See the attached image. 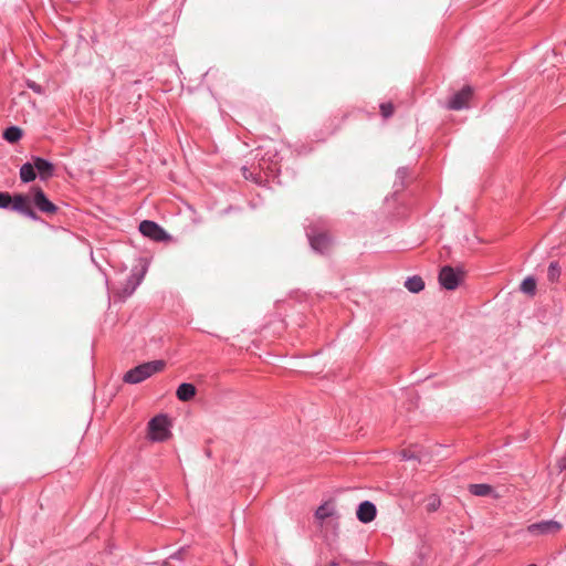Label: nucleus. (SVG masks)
<instances>
[{
    "mask_svg": "<svg viewBox=\"0 0 566 566\" xmlns=\"http://www.w3.org/2000/svg\"><path fill=\"white\" fill-rule=\"evenodd\" d=\"M21 136H22L21 129L15 126L7 128L3 133L4 139L8 140L9 143L18 142L21 138Z\"/></svg>",
    "mask_w": 566,
    "mask_h": 566,
    "instance_id": "obj_17",
    "label": "nucleus"
},
{
    "mask_svg": "<svg viewBox=\"0 0 566 566\" xmlns=\"http://www.w3.org/2000/svg\"><path fill=\"white\" fill-rule=\"evenodd\" d=\"M139 231L145 237H148L158 242L166 241L169 239L167 232L154 221L145 220L140 222Z\"/></svg>",
    "mask_w": 566,
    "mask_h": 566,
    "instance_id": "obj_5",
    "label": "nucleus"
},
{
    "mask_svg": "<svg viewBox=\"0 0 566 566\" xmlns=\"http://www.w3.org/2000/svg\"><path fill=\"white\" fill-rule=\"evenodd\" d=\"M528 566H536V565H535V564H531V565H528Z\"/></svg>",
    "mask_w": 566,
    "mask_h": 566,
    "instance_id": "obj_25",
    "label": "nucleus"
},
{
    "mask_svg": "<svg viewBox=\"0 0 566 566\" xmlns=\"http://www.w3.org/2000/svg\"><path fill=\"white\" fill-rule=\"evenodd\" d=\"M11 201L12 197L8 192H0V208H8Z\"/></svg>",
    "mask_w": 566,
    "mask_h": 566,
    "instance_id": "obj_22",
    "label": "nucleus"
},
{
    "mask_svg": "<svg viewBox=\"0 0 566 566\" xmlns=\"http://www.w3.org/2000/svg\"><path fill=\"white\" fill-rule=\"evenodd\" d=\"M168 419L164 415L156 416L148 423L149 436L153 440L164 441L169 437Z\"/></svg>",
    "mask_w": 566,
    "mask_h": 566,
    "instance_id": "obj_3",
    "label": "nucleus"
},
{
    "mask_svg": "<svg viewBox=\"0 0 566 566\" xmlns=\"http://www.w3.org/2000/svg\"><path fill=\"white\" fill-rule=\"evenodd\" d=\"M329 244V238L326 234H319L311 239V245L314 250L324 252Z\"/></svg>",
    "mask_w": 566,
    "mask_h": 566,
    "instance_id": "obj_14",
    "label": "nucleus"
},
{
    "mask_svg": "<svg viewBox=\"0 0 566 566\" xmlns=\"http://www.w3.org/2000/svg\"><path fill=\"white\" fill-rule=\"evenodd\" d=\"M562 530V524L557 521H542L527 526V532L534 536L554 535Z\"/></svg>",
    "mask_w": 566,
    "mask_h": 566,
    "instance_id": "obj_4",
    "label": "nucleus"
},
{
    "mask_svg": "<svg viewBox=\"0 0 566 566\" xmlns=\"http://www.w3.org/2000/svg\"><path fill=\"white\" fill-rule=\"evenodd\" d=\"M165 366L166 363L164 360H153L142 364L128 370L124 376V380L129 384L142 382L154 374L161 371Z\"/></svg>",
    "mask_w": 566,
    "mask_h": 566,
    "instance_id": "obj_1",
    "label": "nucleus"
},
{
    "mask_svg": "<svg viewBox=\"0 0 566 566\" xmlns=\"http://www.w3.org/2000/svg\"><path fill=\"white\" fill-rule=\"evenodd\" d=\"M197 389L192 384L182 382L176 391V396L181 401H190L196 396Z\"/></svg>",
    "mask_w": 566,
    "mask_h": 566,
    "instance_id": "obj_11",
    "label": "nucleus"
},
{
    "mask_svg": "<svg viewBox=\"0 0 566 566\" xmlns=\"http://www.w3.org/2000/svg\"><path fill=\"white\" fill-rule=\"evenodd\" d=\"M521 290L524 293H526V294L533 295L535 293V290H536V281H535V279L532 277V276H528V277L524 279L522 284H521Z\"/></svg>",
    "mask_w": 566,
    "mask_h": 566,
    "instance_id": "obj_18",
    "label": "nucleus"
},
{
    "mask_svg": "<svg viewBox=\"0 0 566 566\" xmlns=\"http://www.w3.org/2000/svg\"><path fill=\"white\" fill-rule=\"evenodd\" d=\"M405 286L412 293H419L424 289V282L420 276H412L406 281Z\"/></svg>",
    "mask_w": 566,
    "mask_h": 566,
    "instance_id": "obj_15",
    "label": "nucleus"
},
{
    "mask_svg": "<svg viewBox=\"0 0 566 566\" xmlns=\"http://www.w3.org/2000/svg\"><path fill=\"white\" fill-rule=\"evenodd\" d=\"M33 165L42 179H46L53 175V165L48 160L36 157L33 160Z\"/></svg>",
    "mask_w": 566,
    "mask_h": 566,
    "instance_id": "obj_10",
    "label": "nucleus"
},
{
    "mask_svg": "<svg viewBox=\"0 0 566 566\" xmlns=\"http://www.w3.org/2000/svg\"><path fill=\"white\" fill-rule=\"evenodd\" d=\"M464 272L460 269H453L446 265L441 268L439 273V282L447 290H454L463 281Z\"/></svg>",
    "mask_w": 566,
    "mask_h": 566,
    "instance_id": "obj_2",
    "label": "nucleus"
},
{
    "mask_svg": "<svg viewBox=\"0 0 566 566\" xmlns=\"http://www.w3.org/2000/svg\"><path fill=\"white\" fill-rule=\"evenodd\" d=\"M560 275V268L558 266V263L552 262L548 266L547 277L551 282L558 281Z\"/></svg>",
    "mask_w": 566,
    "mask_h": 566,
    "instance_id": "obj_20",
    "label": "nucleus"
},
{
    "mask_svg": "<svg viewBox=\"0 0 566 566\" xmlns=\"http://www.w3.org/2000/svg\"><path fill=\"white\" fill-rule=\"evenodd\" d=\"M29 86H30L31 88H33V90H35V91H38V87H36L34 84H30Z\"/></svg>",
    "mask_w": 566,
    "mask_h": 566,
    "instance_id": "obj_24",
    "label": "nucleus"
},
{
    "mask_svg": "<svg viewBox=\"0 0 566 566\" xmlns=\"http://www.w3.org/2000/svg\"><path fill=\"white\" fill-rule=\"evenodd\" d=\"M380 112L385 118H388L394 113V105L391 103H384L380 105Z\"/></svg>",
    "mask_w": 566,
    "mask_h": 566,
    "instance_id": "obj_21",
    "label": "nucleus"
},
{
    "mask_svg": "<svg viewBox=\"0 0 566 566\" xmlns=\"http://www.w3.org/2000/svg\"><path fill=\"white\" fill-rule=\"evenodd\" d=\"M335 513V506L332 502H326L322 504L315 513L316 518L323 521L329 516H333Z\"/></svg>",
    "mask_w": 566,
    "mask_h": 566,
    "instance_id": "obj_12",
    "label": "nucleus"
},
{
    "mask_svg": "<svg viewBox=\"0 0 566 566\" xmlns=\"http://www.w3.org/2000/svg\"><path fill=\"white\" fill-rule=\"evenodd\" d=\"M325 566H339V565L337 562L332 560V562L327 563Z\"/></svg>",
    "mask_w": 566,
    "mask_h": 566,
    "instance_id": "obj_23",
    "label": "nucleus"
},
{
    "mask_svg": "<svg viewBox=\"0 0 566 566\" xmlns=\"http://www.w3.org/2000/svg\"><path fill=\"white\" fill-rule=\"evenodd\" d=\"M441 505V501L438 495L431 494L426 499V510L431 513L436 512Z\"/></svg>",
    "mask_w": 566,
    "mask_h": 566,
    "instance_id": "obj_19",
    "label": "nucleus"
},
{
    "mask_svg": "<svg viewBox=\"0 0 566 566\" xmlns=\"http://www.w3.org/2000/svg\"><path fill=\"white\" fill-rule=\"evenodd\" d=\"M31 202L32 201L29 196L15 195L12 197L11 205H12V208L14 210L19 211L20 213H22L29 218L35 219L36 214L31 207Z\"/></svg>",
    "mask_w": 566,
    "mask_h": 566,
    "instance_id": "obj_6",
    "label": "nucleus"
},
{
    "mask_svg": "<svg viewBox=\"0 0 566 566\" xmlns=\"http://www.w3.org/2000/svg\"><path fill=\"white\" fill-rule=\"evenodd\" d=\"M376 513L377 509L375 504L369 501H365L359 504L356 515L361 523H369L375 520Z\"/></svg>",
    "mask_w": 566,
    "mask_h": 566,
    "instance_id": "obj_9",
    "label": "nucleus"
},
{
    "mask_svg": "<svg viewBox=\"0 0 566 566\" xmlns=\"http://www.w3.org/2000/svg\"><path fill=\"white\" fill-rule=\"evenodd\" d=\"M32 202L40 211L44 213L52 214L57 209L56 206L46 198L45 193L41 188L33 189Z\"/></svg>",
    "mask_w": 566,
    "mask_h": 566,
    "instance_id": "obj_7",
    "label": "nucleus"
},
{
    "mask_svg": "<svg viewBox=\"0 0 566 566\" xmlns=\"http://www.w3.org/2000/svg\"><path fill=\"white\" fill-rule=\"evenodd\" d=\"M36 177L35 175V168L33 164L27 163L22 165L20 169V178L24 182H30L34 180Z\"/></svg>",
    "mask_w": 566,
    "mask_h": 566,
    "instance_id": "obj_13",
    "label": "nucleus"
},
{
    "mask_svg": "<svg viewBox=\"0 0 566 566\" xmlns=\"http://www.w3.org/2000/svg\"><path fill=\"white\" fill-rule=\"evenodd\" d=\"M472 94V88L470 86H465L450 99L448 104L449 108L459 111L467 107Z\"/></svg>",
    "mask_w": 566,
    "mask_h": 566,
    "instance_id": "obj_8",
    "label": "nucleus"
},
{
    "mask_svg": "<svg viewBox=\"0 0 566 566\" xmlns=\"http://www.w3.org/2000/svg\"><path fill=\"white\" fill-rule=\"evenodd\" d=\"M469 491L476 496H488L492 493L493 489L489 484H470Z\"/></svg>",
    "mask_w": 566,
    "mask_h": 566,
    "instance_id": "obj_16",
    "label": "nucleus"
}]
</instances>
